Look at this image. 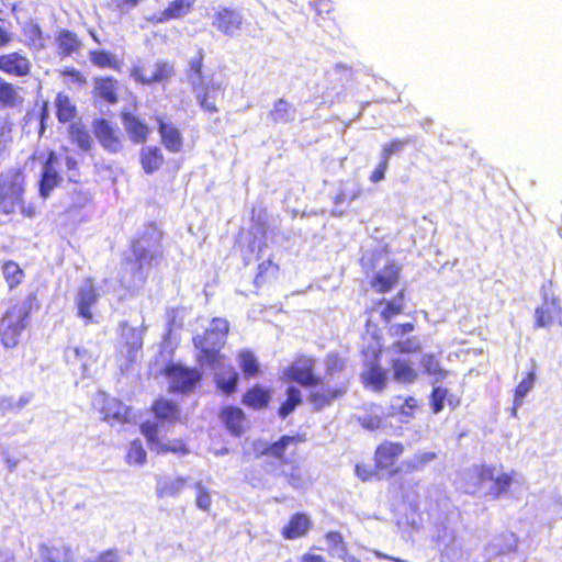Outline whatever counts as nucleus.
Masks as SVG:
<instances>
[{
	"label": "nucleus",
	"instance_id": "f257e3e1",
	"mask_svg": "<svg viewBox=\"0 0 562 562\" xmlns=\"http://www.w3.org/2000/svg\"><path fill=\"white\" fill-rule=\"evenodd\" d=\"M315 368L316 361L312 356L297 355L283 370V378L303 387H308L307 402L313 411L321 412L347 394V384L344 382L325 383V380L316 374Z\"/></svg>",
	"mask_w": 562,
	"mask_h": 562
},
{
	"label": "nucleus",
	"instance_id": "f03ea898",
	"mask_svg": "<svg viewBox=\"0 0 562 562\" xmlns=\"http://www.w3.org/2000/svg\"><path fill=\"white\" fill-rule=\"evenodd\" d=\"M41 307L37 291L10 304L0 317V344L5 349L19 346L23 333L31 326L32 314Z\"/></svg>",
	"mask_w": 562,
	"mask_h": 562
},
{
	"label": "nucleus",
	"instance_id": "7ed1b4c3",
	"mask_svg": "<svg viewBox=\"0 0 562 562\" xmlns=\"http://www.w3.org/2000/svg\"><path fill=\"white\" fill-rule=\"evenodd\" d=\"M26 181L21 169H9L0 175V213L10 215L20 213L25 218H33L36 206L25 201Z\"/></svg>",
	"mask_w": 562,
	"mask_h": 562
},
{
	"label": "nucleus",
	"instance_id": "20e7f679",
	"mask_svg": "<svg viewBox=\"0 0 562 562\" xmlns=\"http://www.w3.org/2000/svg\"><path fill=\"white\" fill-rule=\"evenodd\" d=\"M161 239V232L151 228L139 233L131 240L130 251L132 257L126 258L125 263L131 266L133 276L145 280V271L158 266L162 258Z\"/></svg>",
	"mask_w": 562,
	"mask_h": 562
},
{
	"label": "nucleus",
	"instance_id": "39448f33",
	"mask_svg": "<svg viewBox=\"0 0 562 562\" xmlns=\"http://www.w3.org/2000/svg\"><path fill=\"white\" fill-rule=\"evenodd\" d=\"M228 331L229 325L226 319L213 318L210 328L193 337V345L199 350L196 361L200 364L214 366L224 359L221 350L226 344Z\"/></svg>",
	"mask_w": 562,
	"mask_h": 562
},
{
	"label": "nucleus",
	"instance_id": "423d86ee",
	"mask_svg": "<svg viewBox=\"0 0 562 562\" xmlns=\"http://www.w3.org/2000/svg\"><path fill=\"white\" fill-rule=\"evenodd\" d=\"M61 158V154H57L53 149L47 151L36 149L29 157L30 160L41 161L42 171L38 179V195L43 200H47L52 192L63 183V176L58 171Z\"/></svg>",
	"mask_w": 562,
	"mask_h": 562
},
{
	"label": "nucleus",
	"instance_id": "0eeeda50",
	"mask_svg": "<svg viewBox=\"0 0 562 562\" xmlns=\"http://www.w3.org/2000/svg\"><path fill=\"white\" fill-rule=\"evenodd\" d=\"M306 440V435L303 432L283 435L276 441L267 443L260 454L273 459L280 467L292 465L299 457L297 446L305 443Z\"/></svg>",
	"mask_w": 562,
	"mask_h": 562
},
{
	"label": "nucleus",
	"instance_id": "6e6552de",
	"mask_svg": "<svg viewBox=\"0 0 562 562\" xmlns=\"http://www.w3.org/2000/svg\"><path fill=\"white\" fill-rule=\"evenodd\" d=\"M139 431L145 437L150 451L156 454L186 456L190 452L186 441L181 438L164 441L158 423L145 420L139 425Z\"/></svg>",
	"mask_w": 562,
	"mask_h": 562
},
{
	"label": "nucleus",
	"instance_id": "1a4fd4ad",
	"mask_svg": "<svg viewBox=\"0 0 562 562\" xmlns=\"http://www.w3.org/2000/svg\"><path fill=\"white\" fill-rule=\"evenodd\" d=\"M162 374L169 380V391L180 394L193 392L202 379V373L196 368H189L173 362L165 366Z\"/></svg>",
	"mask_w": 562,
	"mask_h": 562
},
{
	"label": "nucleus",
	"instance_id": "9d476101",
	"mask_svg": "<svg viewBox=\"0 0 562 562\" xmlns=\"http://www.w3.org/2000/svg\"><path fill=\"white\" fill-rule=\"evenodd\" d=\"M405 447L400 441L383 440L373 452V462L382 475L396 476L401 472L398 460L403 456Z\"/></svg>",
	"mask_w": 562,
	"mask_h": 562
},
{
	"label": "nucleus",
	"instance_id": "9b49d317",
	"mask_svg": "<svg viewBox=\"0 0 562 562\" xmlns=\"http://www.w3.org/2000/svg\"><path fill=\"white\" fill-rule=\"evenodd\" d=\"M191 90L203 112L215 114L220 111L216 101L224 97L225 89L221 82L214 80L213 75L206 81L193 83Z\"/></svg>",
	"mask_w": 562,
	"mask_h": 562
},
{
	"label": "nucleus",
	"instance_id": "f8f14e48",
	"mask_svg": "<svg viewBox=\"0 0 562 562\" xmlns=\"http://www.w3.org/2000/svg\"><path fill=\"white\" fill-rule=\"evenodd\" d=\"M93 134L103 149L110 154H117L124 147L123 135L105 119L94 121Z\"/></svg>",
	"mask_w": 562,
	"mask_h": 562
},
{
	"label": "nucleus",
	"instance_id": "ddd939ff",
	"mask_svg": "<svg viewBox=\"0 0 562 562\" xmlns=\"http://www.w3.org/2000/svg\"><path fill=\"white\" fill-rule=\"evenodd\" d=\"M173 72L172 66L165 60H158L154 64L150 75L146 74L143 64H135L131 68L130 76L139 85L149 86L168 81Z\"/></svg>",
	"mask_w": 562,
	"mask_h": 562
},
{
	"label": "nucleus",
	"instance_id": "4468645a",
	"mask_svg": "<svg viewBox=\"0 0 562 562\" xmlns=\"http://www.w3.org/2000/svg\"><path fill=\"white\" fill-rule=\"evenodd\" d=\"M553 325L562 326V307L559 300L543 295L542 302L535 310V328H548Z\"/></svg>",
	"mask_w": 562,
	"mask_h": 562
},
{
	"label": "nucleus",
	"instance_id": "2eb2a0df",
	"mask_svg": "<svg viewBox=\"0 0 562 562\" xmlns=\"http://www.w3.org/2000/svg\"><path fill=\"white\" fill-rule=\"evenodd\" d=\"M32 61L21 50L0 54V71L13 78H25L32 75Z\"/></svg>",
	"mask_w": 562,
	"mask_h": 562
},
{
	"label": "nucleus",
	"instance_id": "dca6fc26",
	"mask_svg": "<svg viewBox=\"0 0 562 562\" xmlns=\"http://www.w3.org/2000/svg\"><path fill=\"white\" fill-rule=\"evenodd\" d=\"M97 406L103 420L109 424H123L128 420V407L113 396L101 393L98 396Z\"/></svg>",
	"mask_w": 562,
	"mask_h": 562
},
{
	"label": "nucleus",
	"instance_id": "f3484780",
	"mask_svg": "<svg viewBox=\"0 0 562 562\" xmlns=\"http://www.w3.org/2000/svg\"><path fill=\"white\" fill-rule=\"evenodd\" d=\"M400 278L401 268L394 262H389L372 276L370 286L378 294L390 293L398 285Z\"/></svg>",
	"mask_w": 562,
	"mask_h": 562
},
{
	"label": "nucleus",
	"instance_id": "a211bd4d",
	"mask_svg": "<svg viewBox=\"0 0 562 562\" xmlns=\"http://www.w3.org/2000/svg\"><path fill=\"white\" fill-rule=\"evenodd\" d=\"M99 293L93 285L92 278H88L78 289L76 304L78 315L85 319L87 324L93 322L92 307L98 303Z\"/></svg>",
	"mask_w": 562,
	"mask_h": 562
},
{
	"label": "nucleus",
	"instance_id": "6ab92c4d",
	"mask_svg": "<svg viewBox=\"0 0 562 562\" xmlns=\"http://www.w3.org/2000/svg\"><path fill=\"white\" fill-rule=\"evenodd\" d=\"M241 12L233 8H220L213 16V26L225 35L233 36L243 27Z\"/></svg>",
	"mask_w": 562,
	"mask_h": 562
},
{
	"label": "nucleus",
	"instance_id": "aec40b11",
	"mask_svg": "<svg viewBox=\"0 0 562 562\" xmlns=\"http://www.w3.org/2000/svg\"><path fill=\"white\" fill-rule=\"evenodd\" d=\"M313 528L308 514L296 512L290 516L280 533L284 540H296L306 537Z\"/></svg>",
	"mask_w": 562,
	"mask_h": 562
},
{
	"label": "nucleus",
	"instance_id": "412c9836",
	"mask_svg": "<svg viewBox=\"0 0 562 562\" xmlns=\"http://www.w3.org/2000/svg\"><path fill=\"white\" fill-rule=\"evenodd\" d=\"M160 142L169 153H180L183 148V136L180 130L172 123L166 122L162 117L156 119Z\"/></svg>",
	"mask_w": 562,
	"mask_h": 562
},
{
	"label": "nucleus",
	"instance_id": "4be33fe9",
	"mask_svg": "<svg viewBox=\"0 0 562 562\" xmlns=\"http://www.w3.org/2000/svg\"><path fill=\"white\" fill-rule=\"evenodd\" d=\"M120 117L132 143L145 144L150 135L149 126L137 115L122 111Z\"/></svg>",
	"mask_w": 562,
	"mask_h": 562
},
{
	"label": "nucleus",
	"instance_id": "5701e85b",
	"mask_svg": "<svg viewBox=\"0 0 562 562\" xmlns=\"http://www.w3.org/2000/svg\"><path fill=\"white\" fill-rule=\"evenodd\" d=\"M271 400L272 390L255 383L244 392L240 403L252 411H262L270 405Z\"/></svg>",
	"mask_w": 562,
	"mask_h": 562
},
{
	"label": "nucleus",
	"instance_id": "b1692460",
	"mask_svg": "<svg viewBox=\"0 0 562 562\" xmlns=\"http://www.w3.org/2000/svg\"><path fill=\"white\" fill-rule=\"evenodd\" d=\"M360 376L363 385L374 392H382L386 386V371L380 364L378 356L374 360L366 364V368L361 372Z\"/></svg>",
	"mask_w": 562,
	"mask_h": 562
},
{
	"label": "nucleus",
	"instance_id": "393cba45",
	"mask_svg": "<svg viewBox=\"0 0 562 562\" xmlns=\"http://www.w3.org/2000/svg\"><path fill=\"white\" fill-rule=\"evenodd\" d=\"M121 348L122 352L131 360H135L136 355L143 348V337L138 328L130 326L127 323L121 325Z\"/></svg>",
	"mask_w": 562,
	"mask_h": 562
},
{
	"label": "nucleus",
	"instance_id": "a878e982",
	"mask_svg": "<svg viewBox=\"0 0 562 562\" xmlns=\"http://www.w3.org/2000/svg\"><path fill=\"white\" fill-rule=\"evenodd\" d=\"M150 412L157 422L162 424L172 425L180 422L181 409L179 405L171 400L164 397L155 400L150 406Z\"/></svg>",
	"mask_w": 562,
	"mask_h": 562
},
{
	"label": "nucleus",
	"instance_id": "bb28decb",
	"mask_svg": "<svg viewBox=\"0 0 562 562\" xmlns=\"http://www.w3.org/2000/svg\"><path fill=\"white\" fill-rule=\"evenodd\" d=\"M213 381L216 390L221 394L229 396L238 390L239 373L231 364L223 366L215 372Z\"/></svg>",
	"mask_w": 562,
	"mask_h": 562
},
{
	"label": "nucleus",
	"instance_id": "cd10ccee",
	"mask_svg": "<svg viewBox=\"0 0 562 562\" xmlns=\"http://www.w3.org/2000/svg\"><path fill=\"white\" fill-rule=\"evenodd\" d=\"M138 160L146 175L159 171L166 162L162 149L157 145L143 147L139 151Z\"/></svg>",
	"mask_w": 562,
	"mask_h": 562
},
{
	"label": "nucleus",
	"instance_id": "c85d7f7f",
	"mask_svg": "<svg viewBox=\"0 0 562 562\" xmlns=\"http://www.w3.org/2000/svg\"><path fill=\"white\" fill-rule=\"evenodd\" d=\"M21 33L24 38L23 43L29 49L40 52L46 47L47 35L37 22L26 21L21 27Z\"/></svg>",
	"mask_w": 562,
	"mask_h": 562
},
{
	"label": "nucleus",
	"instance_id": "c756f323",
	"mask_svg": "<svg viewBox=\"0 0 562 562\" xmlns=\"http://www.w3.org/2000/svg\"><path fill=\"white\" fill-rule=\"evenodd\" d=\"M196 0H172L168 5L158 12L154 20L157 23H166L171 20H178L189 14Z\"/></svg>",
	"mask_w": 562,
	"mask_h": 562
},
{
	"label": "nucleus",
	"instance_id": "7c9ffc66",
	"mask_svg": "<svg viewBox=\"0 0 562 562\" xmlns=\"http://www.w3.org/2000/svg\"><path fill=\"white\" fill-rule=\"evenodd\" d=\"M220 418L233 436H240L244 432L246 415L241 408L235 405L224 406L220 412Z\"/></svg>",
	"mask_w": 562,
	"mask_h": 562
},
{
	"label": "nucleus",
	"instance_id": "2f4dec72",
	"mask_svg": "<svg viewBox=\"0 0 562 562\" xmlns=\"http://www.w3.org/2000/svg\"><path fill=\"white\" fill-rule=\"evenodd\" d=\"M324 364L325 371L322 379L325 380V383L334 384L344 382L347 384V389L349 387L348 379L341 381L335 379V376H339L346 370V359L341 355L338 352H328L324 359Z\"/></svg>",
	"mask_w": 562,
	"mask_h": 562
},
{
	"label": "nucleus",
	"instance_id": "473e14b6",
	"mask_svg": "<svg viewBox=\"0 0 562 562\" xmlns=\"http://www.w3.org/2000/svg\"><path fill=\"white\" fill-rule=\"evenodd\" d=\"M23 102L21 87L0 77V110L16 109L22 106Z\"/></svg>",
	"mask_w": 562,
	"mask_h": 562
},
{
	"label": "nucleus",
	"instance_id": "72a5a7b5",
	"mask_svg": "<svg viewBox=\"0 0 562 562\" xmlns=\"http://www.w3.org/2000/svg\"><path fill=\"white\" fill-rule=\"evenodd\" d=\"M2 278L9 291L18 289L25 280V271L14 260H4L1 263Z\"/></svg>",
	"mask_w": 562,
	"mask_h": 562
},
{
	"label": "nucleus",
	"instance_id": "f704fd0d",
	"mask_svg": "<svg viewBox=\"0 0 562 562\" xmlns=\"http://www.w3.org/2000/svg\"><path fill=\"white\" fill-rule=\"evenodd\" d=\"M119 82L115 78L106 76L95 80L94 94L106 103L114 104L119 101Z\"/></svg>",
	"mask_w": 562,
	"mask_h": 562
},
{
	"label": "nucleus",
	"instance_id": "c9c22d12",
	"mask_svg": "<svg viewBox=\"0 0 562 562\" xmlns=\"http://www.w3.org/2000/svg\"><path fill=\"white\" fill-rule=\"evenodd\" d=\"M56 44L60 56H71L80 50L82 44L77 33L63 29L56 35Z\"/></svg>",
	"mask_w": 562,
	"mask_h": 562
},
{
	"label": "nucleus",
	"instance_id": "e433bc0d",
	"mask_svg": "<svg viewBox=\"0 0 562 562\" xmlns=\"http://www.w3.org/2000/svg\"><path fill=\"white\" fill-rule=\"evenodd\" d=\"M41 555L45 562H72L74 552L69 546L57 542L44 546Z\"/></svg>",
	"mask_w": 562,
	"mask_h": 562
},
{
	"label": "nucleus",
	"instance_id": "4c0bfd02",
	"mask_svg": "<svg viewBox=\"0 0 562 562\" xmlns=\"http://www.w3.org/2000/svg\"><path fill=\"white\" fill-rule=\"evenodd\" d=\"M376 304L383 305L380 316L385 324H389L393 317L404 312V291H398L391 300L380 299L376 301Z\"/></svg>",
	"mask_w": 562,
	"mask_h": 562
},
{
	"label": "nucleus",
	"instance_id": "58836bf2",
	"mask_svg": "<svg viewBox=\"0 0 562 562\" xmlns=\"http://www.w3.org/2000/svg\"><path fill=\"white\" fill-rule=\"evenodd\" d=\"M438 459L435 451H417L408 460L403 463L405 473L413 474L422 472L426 467Z\"/></svg>",
	"mask_w": 562,
	"mask_h": 562
},
{
	"label": "nucleus",
	"instance_id": "ea45409f",
	"mask_svg": "<svg viewBox=\"0 0 562 562\" xmlns=\"http://www.w3.org/2000/svg\"><path fill=\"white\" fill-rule=\"evenodd\" d=\"M393 370V378L395 381L403 384H412L418 378L417 370L413 367L412 362L404 359H394L391 363Z\"/></svg>",
	"mask_w": 562,
	"mask_h": 562
},
{
	"label": "nucleus",
	"instance_id": "a19ab883",
	"mask_svg": "<svg viewBox=\"0 0 562 562\" xmlns=\"http://www.w3.org/2000/svg\"><path fill=\"white\" fill-rule=\"evenodd\" d=\"M302 403L303 396L301 390L294 385L288 386L285 390V400L279 405L277 409L278 416L282 419H285L296 409V407L302 405Z\"/></svg>",
	"mask_w": 562,
	"mask_h": 562
},
{
	"label": "nucleus",
	"instance_id": "79ce46f5",
	"mask_svg": "<svg viewBox=\"0 0 562 562\" xmlns=\"http://www.w3.org/2000/svg\"><path fill=\"white\" fill-rule=\"evenodd\" d=\"M55 105L56 116L59 123H74L77 116V108L67 94L63 92L57 93Z\"/></svg>",
	"mask_w": 562,
	"mask_h": 562
},
{
	"label": "nucleus",
	"instance_id": "37998d69",
	"mask_svg": "<svg viewBox=\"0 0 562 562\" xmlns=\"http://www.w3.org/2000/svg\"><path fill=\"white\" fill-rule=\"evenodd\" d=\"M205 53L203 48H198L195 55L190 59L186 69L190 86L196 82L206 81L211 76L203 75Z\"/></svg>",
	"mask_w": 562,
	"mask_h": 562
},
{
	"label": "nucleus",
	"instance_id": "c03bdc74",
	"mask_svg": "<svg viewBox=\"0 0 562 562\" xmlns=\"http://www.w3.org/2000/svg\"><path fill=\"white\" fill-rule=\"evenodd\" d=\"M448 401L452 408L460 404V400L454 396H449V391L443 386H435L429 395V404L434 414H439L445 407V401Z\"/></svg>",
	"mask_w": 562,
	"mask_h": 562
},
{
	"label": "nucleus",
	"instance_id": "a18cd8bd",
	"mask_svg": "<svg viewBox=\"0 0 562 562\" xmlns=\"http://www.w3.org/2000/svg\"><path fill=\"white\" fill-rule=\"evenodd\" d=\"M237 361L246 379L256 378L261 373L259 361L251 350H240L237 355Z\"/></svg>",
	"mask_w": 562,
	"mask_h": 562
},
{
	"label": "nucleus",
	"instance_id": "49530a36",
	"mask_svg": "<svg viewBox=\"0 0 562 562\" xmlns=\"http://www.w3.org/2000/svg\"><path fill=\"white\" fill-rule=\"evenodd\" d=\"M536 381V370L527 372L524 379L516 385L513 400V415L516 416L517 409L522 405L526 395L532 390Z\"/></svg>",
	"mask_w": 562,
	"mask_h": 562
},
{
	"label": "nucleus",
	"instance_id": "de8ad7c7",
	"mask_svg": "<svg viewBox=\"0 0 562 562\" xmlns=\"http://www.w3.org/2000/svg\"><path fill=\"white\" fill-rule=\"evenodd\" d=\"M68 136L81 150L89 151L92 148V138L85 124L74 122L68 127Z\"/></svg>",
	"mask_w": 562,
	"mask_h": 562
},
{
	"label": "nucleus",
	"instance_id": "09e8293b",
	"mask_svg": "<svg viewBox=\"0 0 562 562\" xmlns=\"http://www.w3.org/2000/svg\"><path fill=\"white\" fill-rule=\"evenodd\" d=\"M279 274V266L271 259L263 260L257 267V272L254 278V283L257 288H260L272 280L277 279Z\"/></svg>",
	"mask_w": 562,
	"mask_h": 562
},
{
	"label": "nucleus",
	"instance_id": "8fccbe9b",
	"mask_svg": "<svg viewBox=\"0 0 562 562\" xmlns=\"http://www.w3.org/2000/svg\"><path fill=\"white\" fill-rule=\"evenodd\" d=\"M90 61L98 68H110L120 71L122 63L110 52L105 49H94L89 52Z\"/></svg>",
	"mask_w": 562,
	"mask_h": 562
},
{
	"label": "nucleus",
	"instance_id": "3c124183",
	"mask_svg": "<svg viewBox=\"0 0 562 562\" xmlns=\"http://www.w3.org/2000/svg\"><path fill=\"white\" fill-rule=\"evenodd\" d=\"M293 113V106L281 98L273 103V109L269 112V117L274 123H284L291 121Z\"/></svg>",
	"mask_w": 562,
	"mask_h": 562
},
{
	"label": "nucleus",
	"instance_id": "603ef678",
	"mask_svg": "<svg viewBox=\"0 0 562 562\" xmlns=\"http://www.w3.org/2000/svg\"><path fill=\"white\" fill-rule=\"evenodd\" d=\"M125 461L130 465H144L147 461V452L139 439H134L128 447Z\"/></svg>",
	"mask_w": 562,
	"mask_h": 562
},
{
	"label": "nucleus",
	"instance_id": "864d4df0",
	"mask_svg": "<svg viewBox=\"0 0 562 562\" xmlns=\"http://www.w3.org/2000/svg\"><path fill=\"white\" fill-rule=\"evenodd\" d=\"M61 154H64V162L66 167L67 179L71 183L80 182V171L79 164L77 159L69 155V148L67 146H61Z\"/></svg>",
	"mask_w": 562,
	"mask_h": 562
},
{
	"label": "nucleus",
	"instance_id": "5fc2aeb1",
	"mask_svg": "<svg viewBox=\"0 0 562 562\" xmlns=\"http://www.w3.org/2000/svg\"><path fill=\"white\" fill-rule=\"evenodd\" d=\"M420 364L424 368L425 373L436 376L437 380H441L447 376V371L440 367L439 360L431 353L423 356Z\"/></svg>",
	"mask_w": 562,
	"mask_h": 562
},
{
	"label": "nucleus",
	"instance_id": "6e6d98bb",
	"mask_svg": "<svg viewBox=\"0 0 562 562\" xmlns=\"http://www.w3.org/2000/svg\"><path fill=\"white\" fill-rule=\"evenodd\" d=\"M492 482L493 485L487 492V495H491L493 499H497L502 494L509 490L513 482V477L508 473H502L499 475H495Z\"/></svg>",
	"mask_w": 562,
	"mask_h": 562
},
{
	"label": "nucleus",
	"instance_id": "4d7b16f0",
	"mask_svg": "<svg viewBox=\"0 0 562 562\" xmlns=\"http://www.w3.org/2000/svg\"><path fill=\"white\" fill-rule=\"evenodd\" d=\"M324 539L326 540L330 551H338L345 555L348 554V543L342 533L338 530H329L325 532Z\"/></svg>",
	"mask_w": 562,
	"mask_h": 562
},
{
	"label": "nucleus",
	"instance_id": "13d9d810",
	"mask_svg": "<svg viewBox=\"0 0 562 562\" xmlns=\"http://www.w3.org/2000/svg\"><path fill=\"white\" fill-rule=\"evenodd\" d=\"M355 474L361 482H371L382 476L374 463L371 465L366 462L356 463Z\"/></svg>",
	"mask_w": 562,
	"mask_h": 562
},
{
	"label": "nucleus",
	"instance_id": "bf43d9fd",
	"mask_svg": "<svg viewBox=\"0 0 562 562\" xmlns=\"http://www.w3.org/2000/svg\"><path fill=\"white\" fill-rule=\"evenodd\" d=\"M409 143H411L409 139L394 138V139L390 140L382 147L381 158L389 162L390 158L393 155H396L400 151H402L404 149V147L406 145H408Z\"/></svg>",
	"mask_w": 562,
	"mask_h": 562
},
{
	"label": "nucleus",
	"instance_id": "052dcab7",
	"mask_svg": "<svg viewBox=\"0 0 562 562\" xmlns=\"http://www.w3.org/2000/svg\"><path fill=\"white\" fill-rule=\"evenodd\" d=\"M472 473H474L475 483L481 487L494 480L495 469L492 465L481 464L474 467Z\"/></svg>",
	"mask_w": 562,
	"mask_h": 562
},
{
	"label": "nucleus",
	"instance_id": "680f3d73",
	"mask_svg": "<svg viewBox=\"0 0 562 562\" xmlns=\"http://www.w3.org/2000/svg\"><path fill=\"white\" fill-rule=\"evenodd\" d=\"M392 348L396 353H415L420 350V344L416 337H412L393 342Z\"/></svg>",
	"mask_w": 562,
	"mask_h": 562
},
{
	"label": "nucleus",
	"instance_id": "e2e57ef3",
	"mask_svg": "<svg viewBox=\"0 0 562 562\" xmlns=\"http://www.w3.org/2000/svg\"><path fill=\"white\" fill-rule=\"evenodd\" d=\"M12 124L0 120V155L7 149V145L12 140Z\"/></svg>",
	"mask_w": 562,
	"mask_h": 562
},
{
	"label": "nucleus",
	"instance_id": "0e129e2a",
	"mask_svg": "<svg viewBox=\"0 0 562 562\" xmlns=\"http://www.w3.org/2000/svg\"><path fill=\"white\" fill-rule=\"evenodd\" d=\"M196 506L202 510H209L212 503L211 493L203 486H196Z\"/></svg>",
	"mask_w": 562,
	"mask_h": 562
},
{
	"label": "nucleus",
	"instance_id": "69168bd1",
	"mask_svg": "<svg viewBox=\"0 0 562 562\" xmlns=\"http://www.w3.org/2000/svg\"><path fill=\"white\" fill-rule=\"evenodd\" d=\"M35 106L38 109L36 119L40 123V134L42 135L46 128V122L49 117V105L47 101H41Z\"/></svg>",
	"mask_w": 562,
	"mask_h": 562
},
{
	"label": "nucleus",
	"instance_id": "338daca9",
	"mask_svg": "<svg viewBox=\"0 0 562 562\" xmlns=\"http://www.w3.org/2000/svg\"><path fill=\"white\" fill-rule=\"evenodd\" d=\"M313 8L319 18L325 19L335 12V7L331 0H316Z\"/></svg>",
	"mask_w": 562,
	"mask_h": 562
},
{
	"label": "nucleus",
	"instance_id": "774afa93",
	"mask_svg": "<svg viewBox=\"0 0 562 562\" xmlns=\"http://www.w3.org/2000/svg\"><path fill=\"white\" fill-rule=\"evenodd\" d=\"M415 329V325L412 322L397 324L391 326L389 333L392 337L401 338L404 335L412 333Z\"/></svg>",
	"mask_w": 562,
	"mask_h": 562
}]
</instances>
